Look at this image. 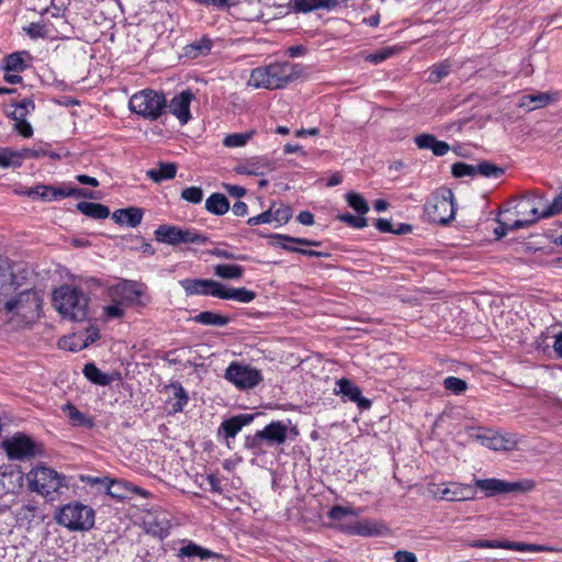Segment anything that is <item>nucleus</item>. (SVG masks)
I'll return each mask as SVG.
<instances>
[{
	"mask_svg": "<svg viewBox=\"0 0 562 562\" xmlns=\"http://www.w3.org/2000/svg\"><path fill=\"white\" fill-rule=\"evenodd\" d=\"M536 487V483L530 479L519 480L517 482H507L501 479H475L474 485L451 482L442 484L435 493L441 499L449 502H463L475 498L476 488L483 492L485 497L509 493H528Z\"/></svg>",
	"mask_w": 562,
	"mask_h": 562,
	"instance_id": "obj_1",
	"label": "nucleus"
},
{
	"mask_svg": "<svg viewBox=\"0 0 562 562\" xmlns=\"http://www.w3.org/2000/svg\"><path fill=\"white\" fill-rule=\"evenodd\" d=\"M290 420H274L266 425L261 430H257L252 436L246 438V447L252 450L254 454L272 453L270 449H276L283 445L288 437L297 435L295 428L290 429Z\"/></svg>",
	"mask_w": 562,
	"mask_h": 562,
	"instance_id": "obj_2",
	"label": "nucleus"
},
{
	"mask_svg": "<svg viewBox=\"0 0 562 562\" xmlns=\"http://www.w3.org/2000/svg\"><path fill=\"white\" fill-rule=\"evenodd\" d=\"M53 304L60 315L75 322L88 317L89 297L78 286L64 284L53 292Z\"/></svg>",
	"mask_w": 562,
	"mask_h": 562,
	"instance_id": "obj_3",
	"label": "nucleus"
},
{
	"mask_svg": "<svg viewBox=\"0 0 562 562\" xmlns=\"http://www.w3.org/2000/svg\"><path fill=\"white\" fill-rule=\"evenodd\" d=\"M295 66L289 61L257 67L250 74L249 83L255 88L282 89L296 77Z\"/></svg>",
	"mask_w": 562,
	"mask_h": 562,
	"instance_id": "obj_4",
	"label": "nucleus"
},
{
	"mask_svg": "<svg viewBox=\"0 0 562 562\" xmlns=\"http://www.w3.org/2000/svg\"><path fill=\"white\" fill-rule=\"evenodd\" d=\"M167 99L162 92L153 89H144L134 93L128 101V109L148 121H157L166 113Z\"/></svg>",
	"mask_w": 562,
	"mask_h": 562,
	"instance_id": "obj_5",
	"label": "nucleus"
},
{
	"mask_svg": "<svg viewBox=\"0 0 562 562\" xmlns=\"http://www.w3.org/2000/svg\"><path fill=\"white\" fill-rule=\"evenodd\" d=\"M424 211L432 223L447 225L456 216L454 195L450 189L441 188L425 203Z\"/></svg>",
	"mask_w": 562,
	"mask_h": 562,
	"instance_id": "obj_6",
	"label": "nucleus"
},
{
	"mask_svg": "<svg viewBox=\"0 0 562 562\" xmlns=\"http://www.w3.org/2000/svg\"><path fill=\"white\" fill-rule=\"evenodd\" d=\"M56 519L69 530H89L94 525V510L82 503L71 502L59 509Z\"/></svg>",
	"mask_w": 562,
	"mask_h": 562,
	"instance_id": "obj_7",
	"label": "nucleus"
},
{
	"mask_svg": "<svg viewBox=\"0 0 562 562\" xmlns=\"http://www.w3.org/2000/svg\"><path fill=\"white\" fill-rule=\"evenodd\" d=\"M154 235L158 243L171 246H179L180 244L204 245L209 240L205 235L198 233L193 228H181L168 224L159 225L155 229Z\"/></svg>",
	"mask_w": 562,
	"mask_h": 562,
	"instance_id": "obj_8",
	"label": "nucleus"
},
{
	"mask_svg": "<svg viewBox=\"0 0 562 562\" xmlns=\"http://www.w3.org/2000/svg\"><path fill=\"white\" fill-rule=\"evenodd\" d=\"M41 300L34 291H23L18 296L4 303V310L14 316L21 317L23 322H31L38 315Z\"/></svg>",
	"mask_w": 562,
	"mask_h": 562,
	"instance_id": "obj_9",
	"label": "nucleus"
},
{
	"mask_svg": "<svg viewBox=\"0 0 562 562\" xmlns=\"http://www.w3.org/2000/svg\"><path fill=\"white\" fill-rule=\"evenodd\" d=\"M30 490L45 497H50L63 486L61 476L53 469L37 468L27 474Z\"/></svg>",
	"mask_w": 562,
	"mask_h": 562,
	"instance_id": "obj_10",
	"label": "nucleus"
},
{
	"mask_svg": "<svg viewBox=\"0 0 562 562\" xmlns=\"http://www.w3.org/2000/svg\"><path fill=\"white\" fill-rule=\"evenodd\" d=\"M224 378L239 390H249L262 381L261 371L239 362H232L225 370Z\"/></svg>",
	"mask_w": 562,
	"mask_h": 562,
	"instance_id": "obj_11",
	"label": "nucleus"
},
{
	"mask_svg": "<svg viewBox=\"0 0 562 562\" xmlns=\"http://www.w3.org/2000/svg\"><path fill=\"white\" fill-rule=\"evenodd\" d=\"M7 457H36L43 453L42 445L30 436L16 432L1 442Z\"/></svg>",
	"mask_w": 562,
	"mask_h": 562,
	"instance_id": "obj_12",
	"label": "nucleus"
},
{
	"mask_svg": "<svg viewBox=\"0 0 562 562\" xmlns=\"http://www.w3.org/2000/svg\"><path fill=\"white\" fill-rule=\"evenodd\" d=\"M271 239L277 240V243L272 241L271 245L278 246L286 251L297 252L307 257L315 258H327L329 256L328 252L325 251H316L311 249H305L301 247H295L290 244H296L300 246H321V241L301 237H292L283 234H271L269 236Z\"/></svg>",
	"mask_w": 562,
	"mask_h": 562,
	"instance_id": "obj_13",
	"label": "nucleus"
},
{
	"mask_svg": "<svg viewBox=\"0 0 562 562\" xmlns=\"http://www.w3.org/2000/svg\"><path fill=\"white\" fill-rule=\"evenodd\" d=\"M480 443L496 452H509L517 448L518 439L515 434H502L491 429L476 436Z\"/></svg>",
	"mask_w": 562,
	"mask_h": 562,
	"instance_id": "obj_14",
	"label": "nucleus"
},
{
	"mask_svg": "<svg viewBox=\"0 0 562 562\" xmlns=\"http://www.w3.org/2000/svg\"><path fill=\"white\" fill-rule=\"evenodd\" d=\"M475 547L481 549H506L518 552H562V549L550 546L508 540H480L475 543Z\"/></svg>",
	"mask_w": 562,
	"mask_h": 562,
	"instance_id": "obj_15",
	"label": "nucleus"
},
{
	"mask_svg": "<svg viewBox=\"0 0 562 562\" xmlns=\"http://www.w3.org/2000/svg\"><path fill=\"white\" fill-rule=\"evenodd\" d=\"M560 213H562V188L560 193L554 196L551 204H549L542 211H540L538 206L533 205L532 209L530 210L531 216L528 218L516 220L510 226V229H520L529 227L537 223L540 218H548Z\"/></svg>",
	"mask_w": 562,
	"mask_h": 562,
	"instance_id": "obj_16",
	"label": "nucleus"
},
{
	"mask_svg": "<svg viewBox=\"0 0 562 562\" xmlns=\"http://www.w3.org/2000/svg\"><path fill=\"white\" fill-rule=\"evenodd\" d=\"M179 285L188 296L204 295L218 299L223 283L213 279H182Z\"/></svg>",
	"mask_w": 562,
	"mask_h": 562,
	"instance_id": "obj_17",
	"label": "nucleus"
},
{
	"mask_svg": "<svg viewBox=\"0 0 562 562\" xmlns=\"http://www.w3.org/2000/svg\"><path fill=\"white\" fill-rule=\"evenodd\" d=\"M104 493L112 498L117 501H124L131 498L133 495H139L142 497H149L150 493L139 486H136L124 480H111L108 479L104 485Z\"/></svg>",
	"mask_w": 562,
	"mask_h": 562,
	"instance_id": "obj_18",
	"label": "nucleus"
},
{
	"mask_svg": "<svg viewBox=\"0 0 562 562\" xmlns=\"http://www.w3.org/2000/svg\"><path fill=\"white\" fill-rule=\"evenodd\" d=\"M133 461L130 464L132 468L137 470L144 475L156 477L160 481H165L170 476L171 471L166 468V459H131Z\"/></svg>",
	"mask_w": 562,
	"mask_h": 562,
	"instance_id": "obj_19",
	"label": "nucleus"
},
{
	"mask_svg": "<svg viewBox=\"0 0 562 562\" xmlns=\"http://www.w3.org/2000/svg\"><path fill=\"white\" fill-rule=\"evenodd\" d=\"M193 99L194 94L190 90H184L176 94L167 106L170 113L175 115L182 125L188 123L191 119L190 104Z\"/></svg>",
	"mask_w": 562,
	"mask_h": 562,
	"instance_id": "obj_20",
	"label": "nucleus"
},
{
	"mask_svg": "<svg viewBox=\"0 0 562 562\" xmlns=\"http://www.w3.org/2000/svg\"><path fill=\"white\" fill-rule=\"evenodd\" d=\"M143 526L146 533L157 538H165L170 528V521L166 513L155 512L148 513L143 519Z\"/></svg>",
	"mask_w": 562,
	"mask_h": 562,
	"instance_id": "obj_21",
	"label": "nucleus"
},
{
	"mask_svg": "<svg viewBox=\"0 0 562 562\" xmlns=\"http://www.w3.org/2000/svg\"><path fill=\"white\" fill-rule=\"evenodd\" d=\"M337 390L338 394H341L342 397L348 398L350 402H353L361 409H367L371 406V401L362 396L361 389L352 383L348 379H340L337 381Z\"/></svg>",
	"mask_w": 562,
	"mask_h": 562,
	"instance_id": "obj_22",
	"label": "nucleus"
},
{
	"mask_svg": "<svg viewBox=\"0 0 562 562\" xmlns=\"http://www.w3.org/2000/svg\"><path fill=\"white\" fill-rule=\"evenodd\" d=\"M82 373L88 381L100 386H108L122 379L120 372L104 373L93 362L86 363Z\"/></svg>",
	"mask_w": 562,
	"mask_h": 562,
	"instance_id": "obj_23",
	"label": "nucleus"
},
{
	"mask_svg": "<svg viewBox=\"0 0 562 562\" xmlns=\"http://www.w3.org/2000/svg\"><path fill=\"white\" fill-rule=\"evenodd\" d=\"M276 169L274 162L268 157H252L239 167L238 172L248 176H263Z\"/></svg>",
	"mask_w": 562,
	"mask_h": 562,
	"instance_id": "obj_24",
	"label": "nucleus"
},
{
	"mask_svg": "<svg viewBox=\"0 0 562 562\" xmlns=\"http://www.w3.org/2000/svg\"><path fill=\"white\" fill-rule=\"evenodd\" d=\"M414 143L419 149H429L437 157H442L450 150L448 143L438 140L432 134L428 133L416 135Z\"/></svg>",
	"mask_w": 562,
	"mask_h": 562,
	"instance_id": "obj_25",
	"label": "nucleus"
},
{
	"mask_svg": "<svg viewBox=\"0 0 562 562\" xmlns=\"http://www.w3.org/2000/svg\"><path fill=\"white\" fill-rule=\"evenodd\" d=\"M259 414L241 413L225 419L220 427L226 438L235 437L240 429L254 422Z\"/></svg>",
	"mask_w": 562,
	"mask_h": 562,
	"instance_id": "obj_26",
	"label": "nucleus"
},
{
	"mask_svg": "<svg viewBox=\"0 0 562 562\" xmlns=\"http://www.w3.org/2000/svg\"><path fill=\"white\" fill-rule=\"evenodd\" d=\"M341 3L346 4L347 0H295L293 9L295 12L302 13H308L319 9L331 11Z\"/></svg>",
	"mask_w": 562,
	"mask_h": 562,
	"instance_id": "obj_27",
	"label": "nucleus"
},
{
	"mask_svg": "<svg viewBox=\"0 0 562 562\" xmlns=\"http://www.w3.org/2000/svg\"><path fill=\"white\" fill-rule=\"evenodd\" d=\"M171 392L167 400V405L170 406V412L176 414L183 411L184 406L189 402V395L184 387L179 382H173L166 386Z\"/></svg>",
	"mask_w": 562,
	"mask_h": 562,
	"instance_id": "obj_28",
	"label": "nucleus"
},
{
	"mask_svg": "<svg viewBox=\"0 0 562 562\" xmlns=\"http://www.w3.org/2000/svg\"><path fill=\"white\" fill-rule=\"evenodd\" d=\"M144 211L140 207L130 206L113 212L112 218L116 224L136 227L143 220Z\"/></svg>",
	"mask_w": 562,
	"mask_h": 562,
	"instance_id": "obj_29",
	"label": "nucleus"
},
{
	"mask_svg": "<svg viewBox=\"0 0 562 562\" xmlns=\"http://www.w3.org/2000/svg\"><path fill=\"white\" fill-rule=\"evenodd\" d=\"M557 93L535 92L525 94L519 100V106L528 111L541 109L554 101Z\"/></svg>",
	"mask_w": 562,
	"mask_h": 562,
	"instance_id": "obj_30",
	"label": "nucleus"
},
{
	"mask_svg": "<svg viewBox=\"0 0 562 562\" xmlns=\"http://www.w3.org/2000/svg\"><path fill=\"white\" fill-rule=\"evenodd\" d=\"M179 557L198 558L200 560L215 559L221 560L223 555L209 549H205L193 541H188L187 544L179 549Z\"/></svg>",
	"mask_w": 562,
	"mask_h": 562,
	"instance_id": "obj_31",
	"label": "nucleus"
},
{
	"mask_svg": "<svg viewBox=\"0 0 562 562\" xmlns=\"http://www.w3.org/2000/svg\"><path fill=\"white\" fill-rule=\"evenodd\" d=\"M218 299L233 300L239 303H250L256 299V292L246 288H229L223 284L220 290Z\"/></svg>",
	"mask_w": 562,
	"mask_h": 562,
	"instance_id": "obj_32",
	"label": "nucleus"
},
{
	"mask_svg": "<svg viewBox=\"0 0 562 562\" xmlns=\"http://www.w3.org/2000/svg\"><path fill=\"white\" fill-rule=\"evenodd\" d=\"M117 289L124 295V297L131 302H137L140 304H145V302H140L139 299L144 296L146 285L131 280H124L122 283L117 285Z\"/></svg>",
	"mask_w": 562,
	"mask_h": 562,
	"instance_id": "obj_33",
	"label": "nucleus"
},
{
	"mask_svg": "<svg viewBox=\"0 0 562 562\" xmlns=\"http://www.w3.org/2000/svg\"><path fill=\"white\" fill-rule=\"evenodd\" d=\"M77 210L95 220H104L110 215L109 207L100 203L82 201L77 204Z\"/></svg>",
	"mask_w": 562,
	"mask_h": 562,
	"instance_id": "obj_34",
	"label": "nucleus"
},
{
	"mask_svg": "<svg viewBox=\"0 0 562 562\" xmlns=\"http://www.w3.org/2000/svg\"><path fill=\"white\" fill-rule=\"evenodd\" d=\"M205 209L214 215H224L229 210V201L222 193H212L205 201Z\"/></svg>",
	"mask_w": 562,
	"mask_h": 562,
	"instance_id": "obj_35",
	"label": "nucleus"
},
{
	"mask_svg": "<svg viewBox=\"0 0 562 562\" xmlns=\"http://www.w3.org/2000/svg\"><path fill=\"white\" fill-rule=\"evenodd\" d=\"M214 274L224 280H239L243 278L245 268L239 265L218 263L215 265Z\"/></svg>",
	"mask_w": 562,
	"mask_h": 562,
	"instance_id": "obj_36",
	"label": "nucleus"
},
{
	"mask_svg": "<svg viewBox=\"0 0 562 562\" xmlns=\"http://www.w3.org/2000/svg\"><path fill=\"white\" fill-rule=\"evenodd\" d=\"M177 166L172 162H159L158 168L149 169L147 176L155 182L175 178Z\"/></svg>",
	"mask_w": 562,
	"mask_h": 562,
	"instance_id": "obj_37",
	"label": "nucleus"
},
{
	"mask_svg": "<svg viewBox=\"0 0 562 562\" xmlns=\"http://www.w3.org/2000/svg\"><path fill=\"white\" fill-rule=\"evenodd\" d=\"M193 321L205 326L218 327L226 326L229 323V318L227 316L211 311H204L199 313L193 317Z\"/></svg>",
	"mask_w": 562,
	"mask_h": 562,
	"instance_id": "obj_38",
	"label": "nucleus"
},
{
	"mask_svg": "<svg viewBox=\"0 0 562 562\" xmlns=\"http://www.w3.org/2000/svg\"><path fill=\"white\" fill-rule=\"evenodd\" d=\"M212 49V41L207 37L191 43L184 47L186 56L190 58H196L199 56L207 55Z\"/></svg>",
	"mask_w": 562,
	"mask_h": 562,
	"instance_id": "obj_39",
	"label": "nucleus"
},
{
	"mask_svg": "<svg viewBox=\"0 0 562 562\" xmlns=\"http://www.w3.org/2000/svg\"><path fill=\"white\" fill-rule=\"evenodd\" d=\"M544 200V196L540 193H532L529 195H526L521 199V201L516 206V213L517 215L524 216L522 218L530 217V210L532 206H537L538 201Z\"/></svg>",
	"mask_w": 562,
	"mask_h": 562,
	"instance_id": "obj_40",
	"label": "nucleus"
},
{
	"mask_svg": "<svg viewBox=\"0 0 562 562\" xmlns=\"http://www.w3.org/2000/svg\"><path fill=\"white\" fill-rule=\"evenodd\" d=\"M476 176L480 175L485 178L497 179L502 177L505 170L502 167H498L491 161L483 160L480 164L475 165Z\"/></svg>",
	"mask_w": 562,
	"mask_h": 562,
	"instance_id": "obj_41",
	"label": "nucleus"
},
{
	"mask_svg": "<svg viewBox=\"0 0 562 562\" xmlns=\"http://www.w3.org/2000/svg\"><path fill=\"white\" fill-rule=\"evenodd\" d=\"M14 106L13 112L7 113L12 120L25 119L27 114L35 110V104L32 99H23L21 102L12 104Z\"/></svg>",
	"mask_w": 562,
	"mask_h": 562,
	"instance_id": "obj_42",
	"label": "nucleus"
},
{
	"mask_svg": "<svg viewBox=\"0 0 562 562\" xmlns=\"http://www.w3.org/2000/svg\"><path fill=\"white\" fill-rule=\"evenodd\" d=\"M451 72V63L449 60H443L435 65L428 75L427 81L430 83H438L445 77H447Z\"/></svg>",
	"mask_w": 562,
	"mask_h": 562,
	"instance_id": "obj_43",
	"label": "nucleus"
},
{
	"mask_svg": "<svg viewBox=\"0 0 562 562\" xmlns=\"http://www.w3.org/2000/svg\"><path fill=\"white\" fill-rule=\"evenodd\" d=\"M348 205L353 209L358 214L364 215L369 212V204L366 199L356 192H348L346 194Z\"/></svg>",
	"mask_w": 562,
	"mask_h": 562,
	"instance_id": "obj_44",
	"label": "nucleus"
},
{
	"mask_svg": "<svg viewBox=\"0 0 562 562\" xmlns=\"http://www.w3.org/2000/svg\"><path fill=\"white\" fill-rule=\"evenodd\" d=\"M0 166L1 167H20L21 156L18 150H13L9 147L0 149Z\"/></svg>",
	"mask_w": 562,
	"mask_h": 562,
	"instance_id": "obj_45",
	"label": "nucleus"
},
{
	"mask_svg": "<svg viewBox=\"0 0 562 562\" xmlns=\"http://www.w3.org/2000/svg\"><path fill=\"white\" fill-rule=\"evenodd\" d=\"M64 412L68 414L69 419L72 422L75 426H92L91 420L83 413L77 409L74 405L66 404L64 406Z\"/></svg>",
	"mask_w": 562,
	"mask_h": 562,
	"instance_id": "obj_46",
	"label": "nucleus"
},
{
	"mask_svg": "<svg viewBox=\"0 0 562 562\" xmlns=\"http://www.w3.org/2000/svg\"><path fill=\"white\" fill-rule=\"evenodd\" d=\"M255 134L254 131L246 132V133H233L227 135L223 139V145L226 147H241L248 143V140L252 137Z\"/></svg>",
	"mask_w": 562,
	"mask_h": 562,
	"instance_id": "obj_47",
	"label": "nucleus"
},
{
	"mask_svg": "<svg viewBox=\"0 0 562 562\" xmlns=\"http://www.w3.org/2000/svg\"><path fill=\"white\" fill-rule=\"evenodd\" d=\"M348 532L359 536H373L378 533V530L371 521L364 520L348 526Z\"/></svg>",
	"mask_w": 562,
	"mask_h": 562,
	"instance_id": "obj_48",
	"label": "nucleus"
},
{
	"mask_svg": "<svg viewBox=\"0 0 562 562\" xmlns=\"http://www.w3.org/2000/svg\"><path fill=\"white\" fill-rule=\"evenodd\" d=\"M443 386L456 395L462 394L467 389L468 384L464 380L456 376H448L443 380Z\"/></svg>",
	"mask_w": 562,
	"mask_h": 562,
	"instance_id": "obj_49",
	"label": "nucleus"
},
{
	"mask_svg": "<svg viewBox=\"0 0 562 562\" xmlns=\"http://www.w3.org/2000/svg\"><path fill=\"white\" fill-rule=\"evenodd\" d=\"M4 69L7 71H23L26 68V65L24 64L23 58L21 57V54L19 53H12L8 55L4 59Z\"/></svg>",
	"mask_w": 562,
	"mask_h": 562,
	"instance_id": "obj_50",
	"label": "nucleus"
},
{
	"mask_svg": "<svg viewBox=\"0 0 562 562\" xmlns=\"http://www.w3.org/2000/svg\"><path fill=\"white\" fill-rule=\"evenodd\" d=\"M451 173L454 178H462V177H475L476 170L475 165H469L465 162H454L451 166Z\"/></svg>",
	"mask_w": 562,
	"mask_h": 562,
	"instance_id": "obj_51",
	"label": "nucleus"
},
{
	"mask_svg": "<svg viewBox=\"0 0 562 562\" xmlns=\"http://www.w3.org/2000/svg\"><path fill=\"white\" fill-rule=\"evenodd\" d=\"M395 53H396L395 47H383L372 54H369L367 56L366 60H368L374 65H378V64H381L382 61L391 58Z\"/></svg>",
	"mask_w": 562,
	"mask_h": 562,
	"instance_id": "obj_52",
	"label": "nucleus"
},
{
	"mask_svg": "<svg viewBox=\"0 0 562 562\" xmlns=\"http://www.w3.org/2000/svg\"><path fill=\"white\" fill-rule=\"evenodd\" d=\"M338 220L353 228H364L368 226V220L363 216H356L350 213H344L338 215Z\"/></svg>",
	"mask_w": 562,
	"mask_h": 562,
	"instance_id": "obj_53",
	"label": "nucleus"
},
{
	"mask_svg": "<svg viewBox=\"0 0 562 562\" xmlns=\"http://www.w3.org/2000/svg\"><path fill=\"white\" fill-rule=\"evenodd\" d=\"M13 271L5 259L0 258V291L4 285L11 286L13 281Z\"/></svg>",
	"mask_w": 562,
	"mask_h": 562,
	"instance_id": "obj_54",
	"label": "nucleus"
},
{
	"mask_svg": "<svg viewBox=\"0 0 562 562\" xmlns=\"http://www.w3.org/2000/svg\"><path fill=\"white\" fill-rule=\"evenodd\" d=\"M272 205L274 222L278 223L279 226L286 224L292 217V209L289 205H280L278 207H276V204Z\"/></svg>",
	"mask_w": 562,
	"mask_h": 562,
	"instance_id": "obj_55",
	"label": "nucleus"
},
{
	"mask_svg": "<svg viewBox=\"0 0 562 562\" xmlns=\"http://www.w3.org/2000/svg\"><path fill=\"white\" fill-rule=\"evenodd\" d=\"M210 254L217 258L239 260V261H246L249 258L247 255L236 254L232 250L220 248V247H216V248L210 250Z\"/></svg>",
	"mask_w": 562,
	"mask_h": 562,
	"instance_id": "obj_56",
	"label": "nucleus"
},
{
	"mask_svg": "<svg viewBox=\"0 0 562 562\" xmlns=\"http://www.w3.org/2000/svg\"><path fill=\"white\" fill-rule=\"evenodd\" d=\"M181 198L190 203L198 204L203 200V190L200 187H188L182 190Z\"/></svg>",
	"mask_w": 562,
	"mask_h": 562,
	"instance_id": "obj_57",
	"label": "nucleus"
},
{
	"mask_svg": "<svg viewBox=\"0 0 562 562\" xmlns=\"http://www.w3.org/2000/svg\"><path fill=\"white\" fill-rule=\"evenodd\" d=\"M272 222H274L273 205H271L267 211H265L256 216L249 217L247 220V224L249 226H256V225H260V224H269Z\"/></svg>",
	"mask_w": 562,
	"mask_h": 562,
	"instance_id": "obj_58",
	"label": "nucleus"
},
{
	"mask_svg": "<svg viewBox=\"0 0 562 562\" xmlns=\"http://www.w3.org/2000/svg\"><path fill=\"white\" fill-rule=\"evenodd\" d=\"M80 481L87 485H90L91 487H95L98 492L104 491V485L108 482V476H94V475H80Z\"/></svg>",
	"mask_w": 562,
	"mask_h": 562,
	"instance_id": "obj_59",
	"label": "nucleus"
},
{
	"mask_svg": "<svg viewBox=\"0 0 562 562\" xmlns=\"http://www.w3.org/2000/svg\"><path fill=\"white\" fill-rule=\"evenodd\" d=\"M99 338H100L99 329L94 326H89L86 330V338H85L83 342L80 346H78L76 348H70V349L72 351L80 350V349L86 348L89 345L93 344Z\"/></svg>",
	"mask_w": 562,
	"mask_h": 562,
	"instance_id": "obj_60",
	"label": "nucleus"
},
{
	"mask_svg": "<svg viewBox=\"0 0 562 562\" xmlns=\"http://www.w3.org/2000/svg\"><path fill=\"white\" fill-rule=\"evenodd\" d=\"M349 515H356V513L353 509L340 505L333 506L328 512V517L331 520H340L345 516Z\"/></svg>",
	"mask_w": 562,
	"mask_h": 562,
	"instance_id": "obj_61",
	"label": "nucleus"
},
{
	"mask_svg": "<svg viewBox=\"0 0 562 562\" xmlns=\"http://www.w3.org/2000/svg\"><path fill=\"white\" fill-rule=\"evenodd\" d=\"M13 476L21 479V471L18 469V465L2 462L0 464V481L4 477Z\"/></svg>",
	"mask_w": 562,
	"mask_h": 562,
	"instance_id": "obj_62",
	"label": "nucleus"
},
{
	"mask_svg": "<svg viewBox=\"0 0 562 562\" xmlns=\"http://www.w3.org/2000/svg\"><path fill=\"white\" fill-rule=\"evenodd\" d=\"M20 156H21V162L24 160V159H29V158H41V157H45L46 154H47V150H45L44 148L40 147V148H34V149H31V148H22L21 150H18Z\"/></svg>",
	"mask_w": 562,
	"mask_h": 562,
	"instance_id": "obj_63",
	"label": "nucleus"
},
{
	"mask_svg": "<svg viewBox=\"0 0 562 562\" xmlns=\"http://www.w3.org/2000/svg\"><path fill=\"white\" fill-rule=\"evenodd\" d=\"M14 130L22 135L23 137H31L33 135V127L32 125L25 120H14Z\"/></svg>",
	"mask_w": 562,
	"mask_h": 562,
	"instance_id": "obj_64",
	"label": "nucleus"
}]
</instances>
